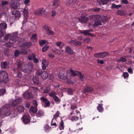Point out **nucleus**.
Returning a JSON list of instances; mask_svg holds the SVG:
<instances>
[{"mask_svg": "<svg viewBox=\"0 0 134 134\" xmlns=\"http://www.w3.org/2000/svg\"><path fill=\"white\" fill-rule=\"evenodd\" d=\"M11 7L14 9H16L18 8V6L16 3L14 2L13 3V4H11Z\"/></svg>", "mask_w": 134, "mask_h": 134, "instance_id": "79ce46f5", "label": "nucleus"}, {"mask_svg": "<svg viewBox=\"0 0 134 134\" xmlns=\"http://www.w3.org/2000/svg\"><path fill=\"white\" fill-rule=\"evenodd\" d=\"M14 43V42H12L9 41L6 44V46L9 47H12Z\"/></svg>", "mask_w": 134, "mask_h": 134, "instance_id": "37998d69", "label": "nucleus"}, {"mask_svg": "<svg viewBox=\"0 0 134 134\" xmlns=\"http://www.w3.org/2000/svg\"><path fill=\"white\" fill-rule=\"evenodd\" d=\"M12 14L13 15L16 19L20 17L21 16V13L20 11L16 9L12 10Z\"/></svg>", "mask_w": 134, "mask_h": 134, "instance_id": "0eeeda50", "label": "nucleus"}, {"mask_svg": "<svg viewBox=\"0 0 134 134\" xmlns=\"http://www.w3.org/2000/svg\"><path fill=\"white\" fill-rule=\"evenodd\" d=\"M50 103L49 101L48 100L46 102H45L44 104V107L45 108L47 107L50 105Z\"/></svg>", "mask_w": 134, "mask_h": 134, "instance_id": "3c124183", "label": "nucleus"}, {"mask_svg": "<svg viewBox=\"0 0 134 134\" xmlns=\"http://www.w3.org/2000/svg\"><path fill=\"white\" fill-rule=\"evenodd\" d=\"M110 1V0H97V2L99 5H101L107 4Z\"/></svg>", "mask_w": 134, "mask_h": 134, "instance_id": "9d476101", "label": "nucleus"}, {"mask_svg": "<svg viewBox=\"0 0 134 134\" xmlns=\"http://www.w3.org/2000/svg\"><path fill=\"white\" fill-rule=\"evenodd\" d=\"M33 103L34 107H37L38 104L37 101L35 100H34L33 101Z\"/></svg>", "mask_w": 134, "mask_h": 134, "instance_id": "052dcab7", "label": "nucleus"}, {"mask_svg": "<svg viewBox=\"0 0 134 134\" xmlns=\"http://www.w3.org/2000/svg\"><path fill=\"white\" fill-rule=\"evenodd\" d=\"M107 20V17L106 16H103L102 17L101 16V21L103 23L106 21Z\"/></svg>", "mask_w": 134, "mask_h": 134, "instance_id": "a18cd8bd", "label": "nucleus"}, {"mask_svg": "<svg viewBox=\"0 0 134 134\" xmlns=\"http://www.w3.org/2000/svg\"><path fill=\"white\" fill-rule=\"evenodd\" d=\"M81 43L78 41H75V45L77 46L79 45H81Z\"/></svg>", "mask_w": 134, "mask_h": 134, "instance_id": "0e129e2a", "label": "nucleus"}, {"mask_svg": "<svg viewBox=\"0 0 134 134\" xmlns=\"http://www.w3.org/2000/svg\"><path fill=\"white\" fill-rule=\"evenodd\" d=\"M53 98L54 99V101L55 102H57V103H60L61 100L58 98V96H55L53 97Z\"/></svg>", "mask_w": 134, "mask_h": 134, "instance_id": "ea45409f", "label": "nucleus"}, {"mask_svg": "<svg viewBox=\"0 0 134 134\" xmlns=\"http://www.w3.org/2000/svg\"><path fill=\"white\" fill-rule=\"evenodd\" d=\"M57 95V93L53 91L49 93V96L53 98V97L54 96H56Z\"/></svg>", "mask_w": 134, "mask_h": 134, "instance_id": "e433bc0d", "label": "nucleus"}, {"mask_svg": "<svg viewBox=\"0 0 134 134\" xmlns=\"http://www.w3.org/2000/svg\"><path fill=\"white\" fill-rule=\"evenodd\" d=\"M10 39L11 40L13 41V42H14L18 40L19 39V37L17 36L13 35L10 37Z\"/></svg>", "mask_w": 134, "mask_h": 134, "instance_id": "cd10ccee", "label": "nucleus"}, {"mask_svg": "<svg viewBox=\"0 0 134 134\" xmlns=\"http://www.w3.org/2000/svg\"><path fill=\"white\" fill-rule=\"evenodd\" d=\"M50 89L49 87H47L44 90L43 92L44 93H48L50 91Z\"/></svg>", "mask_w": 134, "mask_h": 134, "instance_id": "5fc2aeb1", "label": "nucleus"}, {"mask_svg": "<svg viewBox=\"0 0 134 134\" xmlns=\"http://www.w3.org/2000/svg\"><path fill=\"white\" fill-rule=\"evenodd\" d=\"M117 14L121 16H124L126 14L125 11L122 10H118L116 12Z\"/></svg>", "mask_w": 134, "mask_h": 134, "instance_id": "72a5a7b5", "label": "nucleus"}, {"mask_svg": "<svg viewBox=\"0 0 134 134\" xmlns=\"http://www.w3.org/2000/svg\"><path fill=\"white\" fill-rule=\"evenodd\" d=\"M32 44V43L31 42H25L21 45L22 47H26L28 48L30 47Z\"/></svg>", "mask_w": 134, "mask_h": 134, "instance_id": "b1692460", "label": "nucleus"}, {"mask_svg": "<svg viewBox=\"0 0 134 134\" xmlns=\"http://www.w3.org/2000/svg\"><path fill=\"white\" fill-rule=\"evenodd\" d=\"M6 90L5 89H1L0 90V96H2L5 93Z\"/></svg>", "mask_w": 134, "mask_h": 134, "instance_id": "603ef678", "label": "nucleus"}, {"mask_svg": "<svg viewBox=\"0 0 134 134\" xmlns=\"http://www.w3.org/2000/svg\"><path fill=\"white\" fill-rule=\"evenodd\" d=\"M49 64L47 60L43 59L42 61V69L45 70L46 69V67L48 66Z\"/></svg>", "mask_w": 134, "mask_h": 134, "instance_id": "4468645a", "label": "nucleus"}, {"mask_svg": "<svg viewBox=\"0 0 134 134\" xmlns=\"http://www.w3.org/2000/svg\"><path fill=\"white\" fill-rule=\"evenodd\" d=\"M97 62L98 63L100 64H103L104 63V62L103 60H100L99 59L97 60Z\"/></svg>", "mask_w": 134, "mask_h": 134, "instance_id": "338daca9", "label": "nucleus"}, {"mask_svg": "<svg viewBox=\"0 0 134 134\" xmlns=\"http://www.w3.org/2000/svg\"><path fill=\"white\" fill-rule=\"evenodd\" d=\"M8 4V3L6 1H2V4L0 5L1 8H2V9L4 11V9L6 8L7 5Z\"/></svg>", "mask_w": 134, "mask_h": 134, "instance_id": "4be33fe9", "label": "nucleus"}, {"mask_svg": "<svg viewBox=\"0 0 134 134\" xmlns=\"http://www.w3.org/2000/svg\"><path fill=\"white\" fill-rule=\"evenodd\" d=\"M32 81L35 85H39L40 83L38 76H33L32 79Z\"/></svg>", "mask_w": 134, "mask_h": 134, "instance_id": "6e6552de", "label": "nucleus"}, {"mask_svg": "<svg viewBox=\"0 0 134 134\" xmlns=\"http://www.w3.org/2000/svg\"><path fill=\"white\" fill-rule=\"evenodd\" d=\"M13 112L10 111V106L8 105L3 106L0 109V116L2 118L10 115Z\"/></svg>", "mask_w": 134, "mask_h": 134, "instance_id": "f257e3e1", "label": "nucleus"}, {"mask_svg": "<svg viewBox=\"0 0 134 134\" xmlns=\"http://www.w3.org/2000/svg\"><path fill=\"white\" fill-rule=\"evenodd\" d=\"M121 7V5H116L114 3H112V4L111 7L112 8H116L117 9H118Z\"/></svg>", "mask_w": 134, "mask_h": 134, "instance_id": "58836bf2", "label": "nucleus"}, {"mask_svg": "<svg viewBox=\"0 0 134 134\" xmlns=\"http://www.w3.org/2000/svg\"><path fill=\"white\" fill-rule=\"evenodd\" d=\"M43 29L46 33L50 29L48 25L47 24L44 25L43 27Z\"/></svg>", "mask_w": 134, "mask_h": 134, "instance_id": "c9c22d12", "label": "nucleus"}, {"mask_svg": "<svg viewBox=\"0 0 134 134\" xmlns=\"http://www.w3.org/2000/svg\"><path fill=\"white\" fill-rule=\"evenodd\" d=\"M19 54V52L17 50H16L15 52L14 55L15 57H17Z\"/></svg>", "mask_w": 134, "mask_h": 134, "instance_id": "774afa93", "label": "nucleus"}, {"mask_svg": "<svg viewBox=\"0 0 134 134\" xmlns=\"http://www.w3.org/2000/svg\"><path fill=\"white\" fill-rule=\"evenodd\" d=\"M80 33L82 34L83 35L88 36H93L92 34L91 33L88 32L87 30H81L80 32Z\"/></svg>", "mask_w": 134, "mask_h": 134, "instance_id": "5701e85b", "label": "nucleus"}, {"mask_svg": "<svg viewBox=\"0 0 134 134\" xmlns=\"http://www.w3.org/2000/svg\"><path fill=\"white\" fill-rule=\"evenodd\" d=\"M77 76L79 79L81 81H83L84 80V76L83 75L82 73L80 72H78V74Z\"/></svg>", "mask_w": 134, "mask_h": 134, "instance_id": "f704fd0d", "label": "nucleus"}, {"mask_svg": "<svg viewBox=\"0 0 134 134\" xmlns=\"http://www.w3.org/2000/svg\"><path fill=\"white\" fill-rule=\"evenodd\" d=\"M59 78L65 80L68 77L66 73H60L59 74Z\"/></svg>", "mask_w": 134, "mask_h": 134, "instance_id": "1a4fd4ad", "label": "nucleus"}, {"mask_svg": "<svg viewBox=\"0 0 134 134\" xmlns=\"http://www.w3.org/2000/svg\"><path fill=\"white\" fill-rule=\"evenodd\" d=\"M66 53L68 54L72 55L74 54V52L71 49V47L68 46L65 48Z\"/></svg>", "mask_w": 134, "mask_h": 134, "instance_id": "a211bd4d", "label": "nucleus"}, {"mask_svg": "<svg viewBox=\"0 0 134 134\" xmlns=\"http://www.w3.org/2000/svg\"><path fill=\"white\" fill-rule=\"evenodd\" d=\"M35 55L32 54L31 55H29L28 58L30 60H32L35 57Z\"/></svg>", "mask_w": 134, "mask_h": 134, "instance_id": "de8ad7c7", "label": "nucleus"}, {"mask_svg": "<svg viewBox=\"0 0 134 134\" xmlns=\"http://www.w3.org/2000/svg\"><path fill=\"white\" fill-rule=\"evenodd\" d=\"M45 11V9L44 8H42L38 10L35 11L34 13L36 15H41Z\"/></svg>", "mask_w": 134, "mask_h": 134, "instance_id": "9b49d317", "label": "nucleus"}, {"mask_svg": "<svg viewBox=\"0 0 134 134\" xmlns=\"http://www.w3.org/2000/svg\"><path fill=\"white\" fill-rule=\"evenodd\" d=\"M92 17L94 19V27H96L98 25H102V24L101 21V16L99 15H92Z\"/></svg>", "mask_w": 134, "mask_h": 134, "instance_id": "7ed1b4c3", "label": "nucleus"}, {"mask_svg": "<svg viewBox=\"0 0 134 134\" xmlns=\"http://www.w3.org/2000/svg\"><path fill=\"white\" fill-rule=\"evenodd\" d=\"M89 19L88 17L81 15L80 18H79V20L81 23H85L88 21Z\"/></svg>", "mask_w": 134, "mask_h": 134, "instance_id": "f8f14e48", "label": "nucleus"}, {"mask_svg": "<svg viewBox=\"0 0 134 134\" xmlns=\"http://www.w3.org/2000/svg\"><path fill=\"white\" fill-rule=\"evenodd\" d=\"M21 50V52L22 54H26L27 53V51L26 49H25L24 48L23 49H22Z\"/></svg>", "mask_w": 134, "mask_h": 134, "instance_id": "bf43d9fd", "label": "nucleus"}, {"mask_svg": "<svg viewBox=\"0 0 134 134\" xmlns=\"http://www.w3.org/2000/svg\"><path fill=\"white\" fill-rule=\"evenodd\" d=\"M59 5V0H53V6H54L55 7H57Z\"/></svg>", "mask_w": 134, "mask_h": 134, "instance_id": "473e14b6", "label": "nucleus"}, {"mask_svg": "<svg viewBox=\"0 0 134 134\" xmlns=\"http://www.w3.org/2000/svg\"><path fill=\"white\" fill-rule=\"evenodd\" d=\"M30 116L29 115H24L22 118L23 122L25 124L29 123L30 121Z\"/></svg>", "mask_w": 134, "mask_h": 134, "instance_id": "39448f33", "label": "nucleus"}, {"mask_svg": "<svg viewBox=\"0 0 134 134\" xmlns=\"http://www.w3.org/2000/svg\"><path fill=\"white\" fill-rule=\"evenodd\" d=\"M93 88L91 87H88L84 88L83 92L85 93L89 92H92L93 90Z\"/></svg>", "mask_w": 134, "mask_h": 134, "instance_id": "393cba45", "label": "nucleus"}, {"mask_svg": "<svg viewBox=\"0 0 134 134\" xmlns=\"http://www.w3.org/2000/svg\"><path fill=\"white\" fill-rule=\"evenodd\" d=\"M109 54V53L108 52H104L96 53L94 54V56L96 57L103 58L108 56Z\"/></svg>", "mask_w": 134, "mask_h": 134, "instance_id": "20e7f679", "label": "nucleus"}, {"mask_svg": "<svg viewBox=\"0 0 134 134\" xmlns=\"http://www.w3.org/2000/svg\"><path fill=\"white\" fill-rule=\"evenodd\" d=\"M41 76L43 79H46L48 77V74L46 71H43L41 74Z\"/></svg>", "mask_w": 134, "mask_h": 134, "instance_id": "412c9836", "label": "nucleus"}, {"mask_svg": "<svg viewBox=\"0 0 134 134\" xmlns=\"http://www.w3.org/2000/svg\"><path fill=\"white\" fill-rule=\"evenodd\" d=\"M30 111L35 114L37 111V107L32 106L30 107Z\"/></svg>", "mask_w": 134, "mask_h": 134, "instance_id": "2f4dec72", "label": "nucleus"}, {"mask_svg": "<svg viewBox=\"0 0 134 134\" xmlns=\"http://www.w3.org/2000/svg\"><path fill=\"white\" fill-rule=\"evenodd\" d=\"M40 99L41 100H42V102L44 103L48 100L46 98H44L43 97H42Z\"/></svg>", "mask_w": 134, "mask_h": 134, "instance_id": "e2e57ef3", "label": "nucleus"}, {"mask_svg": "<svg viewBox=\"0 0 134 134\" xmlns=\"http://www.w3.org/2000/svg\"><path fill=\"white\" fill-rule=\"evenodd\" d=\"M64 123L62 120L60 122L59 125V128L60 130H63L64 129Z\"/></svg>", "mask_w": 134, "mask_h": 134, "instance_id": "4c0bfd02", "label": "nucleus"}, {"mask_svg": "<svg viewBox=\"0 0 134 134\" xmlns=\"http://www.w3.org/2000/svg\"><path fill=\"white\" fill-rule=\"evenodd\" d=\"M44 113L42 110H39L36 114V116L37 117H40L43 116L44 115Z\"/></svg>", "mask_w": 134, "mask_h": 134, "instance_id": "aec40b11", "label": "nucleus"}, {"mask_svg": "<svg viewBox=\"0 0 134 134\" xmlns=\"http://www.w3.org/2000/svg\"><path fill=\"white\" fill-rule=\"evenodd\" d=\"M49 48V46L48 45L45 46L42 49V50L43 52H45Z\"/></svg>", "mask_w": 134, "mask_h": 134, "instance_id": "864d4df0", "label": "nucleus"}, {"mask_svg": "<svg viewBox=\"0 0 134 134\" xmlns=\"http://www.w3.org/2000/svg\"><path fill=\"white\" fill-rule=\"evenodd\" d=\"M9 80L8 75L5 71L0 72V81L7 83Z\"/></svg>", "mask_w": 134, "mask_h": 134, "instance_id": "f03ea898", "label": "nucleus"}, {"mask_svg": "<svg viewBox=\"0 0 134 134\" xmlns=\"http://www.w3.org/2000/svg\"><path fill=\"white\" fill-rule=\"evenodd\" d=\"M39 43L40 46H42L46 43V41L45 40H41L39 42Z\"/></svg>", "mask_w": 134, "mask_h": 134, "instance_id": "13d9d810", "label": "nucleus"}, {"mask_svg": "<svg viewBox=\"0 0 134 134\" xmlns=\"http://www.w3.org/2000/svg\"><path fill=\"white\" fill-rule=\"evenodd\" d=\"M23 64V62L21 61L18 62L17 64V69L19 70L22 67Z\"/></svg>", "mask_w": 134, "mask_h": 134, "instance_id": "49530a36", "label": "nucleus"}, {"mask_svg": "<svg viewBox=\"0 0 134 134\" xmlns=\"http://www.w3.org/2000/svg\"><path fill=\"white\" fill-rule=\"evenodd\" d=\"M127 60V59H126V58H124L123 57H121L118 60V62H126Z\"/></svg>", "mask_w": 134, "mask_h": 134, "instance_id": "a19ab883", "label": "nucleus"}, {"mask_svg": "<svg viewBox=\"0 0 134 134\" xmlns=\"http://www.w3.org/2000/svg\"><path fill=\"white\" fill-rule=\"evenodd\" d=\"M46 34L48 35H53L54 34V32L52 31L50 29L49 30V31L46 32Z\"/></svg>", "mask_w": 134, "mask_h": 134, "instance_id": "8fccbe9b", "label": "nucleus"}, {"mask_svg": "<svg viewBox=\"0 0 134 134\" xmlns=\"http://www.w3.org/2000/svg\"><path fill=\"white\" fill-rule=\"evenodd\" d=\"M42 70H37L36 71V74L38 76H41L42 73Z\"/></svg>", "mask_w": 134, "mask_h": 134, "instance_id": "4d7b16f0", "label": "nucleus"}, {"mask_svg": "<svg viewBox=\"0 0 134 134\" xmlns=\"http://www.w3.org/2000/svg\"><path fill=\"white\" fill-rule=\"evenodd\" d=\"M73 90L71 88L68 89V93L69 95H72L73 94Z\"/></svg>", "mask_w": 134, "mask_h": 134, "instance_id": "6e6d98bb", "label": "nucleus"}, {"mask_svg": "<svg viewBox=\"0 0 134 134\" xmlns=\"http://www.w3.org/2000/svg\"><path fill=\"white\" fill-rule=\"evenodd\" d=\"M8 65V64L6 61L1 62V66L2 68L6 69Z\"/></svg>", "mask_w": 134, "mask_h": 134, "instance_id": "c85d7f7f", "label": "nucleus"}, {"mask_svg": "<svg viewBox=\"0 0 134 134\" xmlns=\"http://www.w3.org/2000/svg\"><path fill=\"white\" fill-rule=\"evenodd\" d=\"M123 77L125 78L129 76V74L127 72L123 73Z\"/></svg>", "mask_w": 134, "mask_h": 134, "instance_id": "69168bd1", "label": "nucleus"}, {"mask_svg": "<svg viewBox=\"0 0 134 134\" xmlns=\"http://www.w3.org/2000/svg\"><path fill=\"white\" fill-rule=\"evenodd\" d=\"M33 67V66L32 65L29 66L28 67L25 68H22V71L25 73L29 74L31 72Z\"/></svg>", "mask_w": 134, "mask_h": 134, "instance_id": "423d86ee", "label": "nucleus"}, {"mask_svg": "<svg viewBox=\"0 0 134 134\" xmlns=\"http://www.w3.org/2000/svg\"><path fill=\"white\" fill-rule=\"evenodd\" d=\"M31 39L34 40H36L37 39V35L36 34H33L31 37Z\"/></svg>", "mask_w": 134, "mask_h": 134, "instance_id": "680f3d73", "label": "nucleus"}, {"mask_svg": "<svg viewBox=\"0 0 134 134\" xmlns=\"http://www.w3.org/2000/svg\"><path fill=\"white\" fill-rule=\"evenodd\" d=\"M23 96L26 99H30L32 98V95L31 92H26Z\"/></svg>", "mask_w": 134, "mask_h": 134, "instance_id": "6ab92c4d", "label": "nucleus"}, {"mask_svg": "<svg viewBox=\"0 0 134 134\" xmlns=\"http://www.w3.org/2000/svg\"><path fill=\"white\" fill-rule=\"evenodd\" d=\"M25 109L23 107L21 106H19L16 108L15 111L17 113L19 114L23 113Z\"/></svg>", "mask_w": 134, "mask_h": 134, "instance_id": "ddd939ff", "label": "nucleus"}, {"mask_svg": "<svg viewBox=\"0 0 134 134\" xmlns=\"http://www.w3.org/2000/svg\"><path fill=\"white\" fill-rule=\"evenodd\" d=\"M103 105V104L101 103L99 104V105L97 107V109L99 112H102L103 111V108L102 107Z\"/></svg>", "mask_w": 134, "mask_h": 134, "instance_id": "7c9ffc66", "label": "nucleus"}, {"mask_svg": "<svg viewBox=\"0 0 134 134\" xmlns=\"http://www.w3.org/2000/svg\"><path fill=\"white\" fill-rule=\"evenodd\" d=\"M78 3V1L77 0H74L72 1L71 2H70V1L66 3L67 5L69 6L71 5H75L77 4Z\"/></svg>", "mask_w": 134, "mask_h": 134, "instance_id": "a878e982", "label": "nucleus"}, {"mask_svg": "<svg viewBox=\"0 0 134 134\" xmlns=\"http://www.w3.org/2000/svg\"><path fill=\"white\" fill-rule=\"evenodd\" d=\"M21 100V98L19 97L15 100H14L12 103V105L13 106H15L18 104Z\"/></svg>", "mask_w": 134, "mask_h": 134, "instance_id": "f3484780", "label": "nucleus"}, {"mask_svg": "<svg viewBox=\"0 0 134 134\" xmlns=\"http://www.w3.org/2000/svg\"><path fill=\"white\" fill-rule=\"evenodd\" d=\"M21 100V98L19 97L15 100H14L12 103V105L13 106H15L18 104Z\"/></svg>", "mask_w": 134, "mask_h": 134, "instance_id": "dca6fc26", "label": "nucleus"}, {"mask_svg": "<svg viewBox=\"0 0 134 134\" xmlns=\"http://www.w3.org/2000/svg\"><path fill=\"white\" fill-rule=\"evenodd\" d=\"M79 116H72L71 118V120L72 121H76L79 120Z\"/></svg>", "mask_w": 134, "mask_h": 134, "instance_id": "c03bdc74", "label": "nucleus"}, {"mask_svg": "<svg viewBox=\"0 0 134 134\" xmlns=\"http://www.w3.org/2000/svg\"><path fill=\"white\" fill-rule=\"evenodd\" d=\"M21 100V98L19 97L15 100H14L12 103V105L13 106H15L18 104Z\"/></svg>", "mask_w": 134, "mask_h": 134, "instance_id": "2eb2a0df", "label": "nucleus"}, {"mask_svg": "<svg viewBox=\"0 0 134 134\" xmlns=\"http://www.w3.org/2000/svg\"><path fill=\"white\" fill-rule=\"evenodd\" d=\"M7 25L5 23H2L0 24V29L1 30H4L6 29Z\"/></svg>", "mask_w": 134, "mask_h": 134, "instance_id": "bb28decb", "label": "nucleus"}, {"mask_svg": "<svg viewBox=\"0 0 134 134\" xmlns=\"http://www.w3.org/2000/svg\"><path fill=\"white\" fill-rule=\"evenodd\" d=\"M23 13L25 16L27 17L28 15V12L27 10L24 8L23 10Z\"/></svg>", "mask_w": 134, "mask_h": 134, "instance_id": "09e8293b", "label": "nucleus"}, {"mask_svg": "<svg viewBox=\"0 0 134 134\" xmlns=\"http://www.w3.org/2000/svg\"><path fill=\"white\" fill-rule=\"evenodd\" d=\"M70 71L73 77L76 76L77 75L78 72H79V71H78L73 70L72 69H70Z\"/></svg>", "mask_w": 134, "mask_h": 134, "instance_id": "c756f323", "label": "nucleus"}]
</instances>
